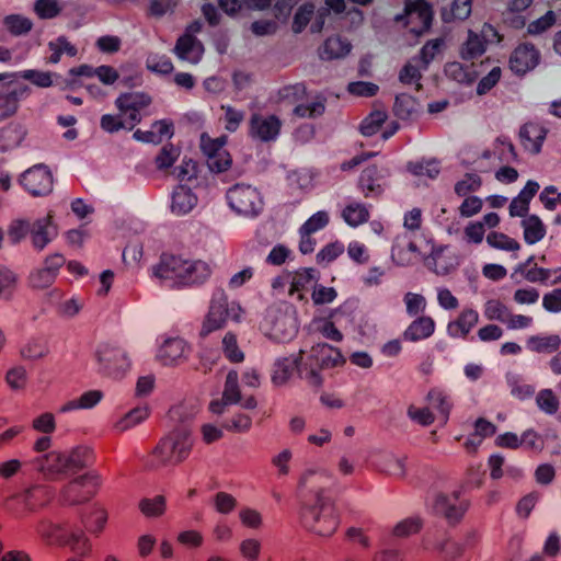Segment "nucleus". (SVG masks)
Segmentation results:
<instances>
[{
    "instance_id": "1",
    "label": "nucleus",
    "mask_w": 561,
    "mask_h": 561,
    "mask_svg": "<svg viewBox=\"0 0 561 561\" xmlns=\"http://www.w3.org/2000/svg\"><path fill=\"white\" fill-rule=\"evenodd\" d=\"M211 274L203 261H190L180 255L164 253L153 266V275L172 287H186L204 283Z\"/></svg>"
},
{
    "instance_id": "2",
    "label": "nucleus",
    "mask_w": 561,
    "mask_h": 561,
    "mask_svg": "<svg viewBox=\"0 0 561 561\" xmlns=\"http://www.w3.org/2000/svg\"><path fill=\"white\" fill-rule=\"evenodd\" d=\"M300 519L309 531L320 537H331L340 524L335 505L324 492L317 493L314 503L301 506Z\"/></svg>"
},
{
    "instance_id": "3",
    "label": "nucleus",
    "mask_w": 561,
    "mask_h": 561,
    "mask_svg": "<svg viewBox=\"0 0 561 561\" xmlns=\"http://www.w3.org/2000/svg\"><path fill=\"white\" fill-rule=\"evenodd\" d=\"M194 446L192 431L179 426L165 434L152 449V456L159 466H179L191 455Z\"/></svg>"
},
{
    "instance_id": "4",
    "label": "nucleus",
    "mask_w": 561,
    "mask_h": 561,
    "mask_svg": "<svg viewBox=\"0 0 561 561\" xmlns=\"http://www.w3.org/2000/svg\"><path fill=\"white\" fill-rule=\"evenodd\" d=\"M344 362L339 348L327 343H318L311 347L308 357L301 363L298 375L309 385L320 387L323 382L321 370L341 366Z\"/></svg>"
},
{
    "instance_id": "5",
    "label": "nucleus",
    "mask_w": 561,
    "mask_h": 561,
    "mask_svg": "<svg viewBox=\"0 0 561 561\" xmlns=\"http://www.w3.org/2000/svg\"><path fill=\"white\" fill-rule=\"evenodd\" d=\"M87 454L88 451L81 447L68 451L53 450L37 457L34 462L38 471L45 474H66L85 468Z\"/></svg>"
},
{
    "instance_id": "6",
    "label": "nucleus",
    "mask_w": 561,
    "mask_h": 561,
    "mask_svg": "<svg viewBox=\"0 0 561 561\" xmlns=\"http://www.w3.org/2000/svg\"><path fill=\"white\" fill-rule=\"evenodd\" d=\"M240 312V306L236 302H229L225 294L220 293L215 295L208 313L202 324L199 335L206 337L214 331L222 329L229 318L238 321Z\"/></svg>"
},
{
    "instance_id": "7",
    "label": "nucleus",
    "mask_w": 561,
    "mask_h": 561,
    "mask_svg": "<svg viewBox=\"0 0 561 561\" xmlns=\"http://www.w3.org/2000/svg\"><path fill=\"white\" fill-rule=\"evenodd\" d=\"M28 85L15 80V73H0V119L14 116L20 108V101L30 94Z\"/></svg>"
},
{
    "instance_id": "8",
    "label": "nucleus",
    "mask_w": 561,
    "mask_h": 561,
    "mask_svg": "<svg viewBox=\"0 0 561 561\" xmlns=\"http://www.w3.org/2000/svg\"><path fill=\"white\" fill-rule=\"evenodd\" d=\"M432 20V8L424 0H407L404 13L394 18L396 22L402 23L415 36L426 33L431 27Z\"/></svg>"
},
{
    "instance_id": "9",
    "label": "nucleus",
    "mask_w": 561,
    "mask_h": 561,
    "mask_svg": "<svg viewBox=\"0 0 561 561\" xmlns=\"http://www.w3.org/2000/svg\"><path fill=\"white\" fill-rule=\"evenodd\" d=\"M230 207L244 216H256L263 209V199L260 192L248 184H236L228 193Z\"/></svg>"
},
{
    "instance_id": "10",
    "label": "nucleus",
    "mask_w": 561,
    "mask_h": 561,
    "mask_svg": "<svg viewBox=\"0 0 561 561\" xmlns=\"http://www.w3.org/2000/svg\"><path fill=\"white\" fill-rule=\"evenodd\" d=\"M459 491L450 494L437 493L434 496L432 510L436 515L443 516L448 523H458L468 508L466 502L459 501Z\"/></svg>"
},
{
    "instance_id": "11",
    "label": "nucleus",
    "mask_w": 561,
    "mask_h": 561,
    "mask_svg": "<svg viewBox=\"0 0 561 561\" xmlns=\"http://www.w3.org/2000/svg\"><path fill=\"white\" fill-rule=\"evenodd\" d=\"M65 262V257L59 253L47 256L44 261V266L34 270L30 274V286L36 290H43L50 287L56 280L59 270Z\"/></svg>"
},
{
    "instance_id": "12",
    "label": "nucleus",
    "mask_w": 561,
    "mask_h": 561,
    "mask_svg": "<svg viewBox=\"0 0 561 561\" xmlns=\"http://www.w3.org/2000/svg\"><path fill=\"white\" fill-rule=\"evenodd\" d=\"M282 121L276 115L254 113L249 121V135L252 139L267 142L275 140L280 133Z\"/></svg>"
},
{
    "instance_id": "13",
    "label": "nucleus",
    "mask_w": 561,
    "mask_h": 561,
    "mask_svg": "<svg viewBox=\"0 0 561 561\" xmlns=\"http://www.w3.org/2000/svg\"><path fill=\"white\" fill-rule=\"evenodd\" d=\"M191 347L181 337H169L160 345L157 359L163 365L174 367L183 364L190 356Z\"/></svg>"
},
{
    "instance_id": "14",
    "label": "nucleus",
    "mask_w": 561,
    "mask_h": 561,
    "mask_svg": "<svg viewBox=\"0 0 561 561\" xmlns=\"http://www.w3.org/2000/svg\"><path fill=\"white\" fill-rule=\"evenodd\" d=\"M20 182L34 196L46 195L53 188L51 173L43 165H36L25 171L21 175Z\"/></svg>"
},
{
    "instance_id": "15",
    "label": "nucleus",
    "mask_w": 561,
    "mask_h": 561,
    "mask_svg": "<svg viewBox=\"0 0 561 561\" xmlns=\"http://www.w3.org/2000/svg\"><path fill=\"white\" fill-rule=\"evenodd\" d=\"M241 401V390L238 380V373L230 370L227 374L222 397L220 399L213 400L209 403V411L214 414L220 415L226 411V408L232 404H237Z\"/></svg>"
},
{
    "instance_id": "16",
    "label": "nucleus",
    "mask_w": 561,
    "mask_h": 561,
    "mask_svg": "<svg viewBox=\"0 0 561 561\" xmlns=\"http://www.w3.org/2000/svg\"><path fill=\"white\" fill-rule=\"evenodd\" d=\"M56 236L57 226L54 224L51 215L38 218L31 224V242L37 251H43Z\"/></svg>"
},
{
    "instance_id": "17",
    "label": "nucleus",
    "mask_w": 561,
    "mask_h": 561,
    "mask_svg": "<svg viewBox=\"0 0 561 561\" xmlns=\"http://www.w3.org/2000/svg\"><path fill=\"white\" fill-rule=\"evenodd\" d=\"M539 57V51L533 44L519 45L510 58L511 69L517 75H524L538 65Z\"/></svg>"
},
{
    "instance_id": "18",
    "label": "nucleus",
    "mask_w": 561,
    "mask_h": 561,
    "mask_svg": "<svg viewBox=\"0 0 561 561\" xmlns=\"http://www.w3.org/2000/svg\"><path fill=\"white\" fill-rule=\"evenodd\" d=\"M548 130L537 123H526L519 129V139L526 151L538 154Z\"/></svg>"
},
{
    "instance_id": "19",
    "label": "nucleus",
    "mask_w": 561,
    "mask_h": 561,
    "mask_svg": "<svg viewBox=\"0 0 561 561\" xmlns=\"http://www.w3.org/2000/svg\"><path fill=\"white\" fill-rule=\"evenodd\" d=\"M302 354L304 352L300 351L298 356L283 357L278 358L275 362L271 377L272 382L275 386L282 387L286 385L291 378L295 369L298 371V368L301 366V363H304Z\"/></svg>"
},
{
    "instance_id": "20",
    "label": "nucleus",
    "mask_w": 561,
    "mask_h": 561,
    "mask_svg": "<svg viewBox=\"0 0 561 561\" xmlns=\"http://www.w3.org/2000/svg\"><path fill=\"white\" fill-rule=\"evenodd\" d=\"M98 362L110 374L119 375L130 366L124 352L113 348H103L96 353Z\"/></svg>"
},
{
    "instance_id": "21",
    "label": "nucleus",
    "mask_w": 561,
    "mask_h": 561,
    "mask_svg": "<svg viewBox=\"0 0 561 561\" xmlns=\"http://www.w3.org/2000/svg\"><path fill=\"white\" fill-rule=\"evenodd\" d=\"M174 53L183 60L197 64L204 54V46L195 36L183 34L176 41Z\"/></svg>"
},
{
    "instance_id": "22",
    "label": "nucleus",
    "mask_w": 561,
    "mask_h": 561,
    "mask_svg": "<svg viewBox=\"0 0 561 561\" xmlns=\"http://www.w3.org/2000/svg\"><path fill=\"white\" fill-rule=\"evenodd\" d=\"M479 322V313L471 309H463L459 316L447 325V332L453 337H466Z\"/></svg>"
},
{
    "instance_id": "23",
    "label": "nucleus",
    "mask_w": 561,
    "mask_h": 561,
    "mask_svg": "<svg viewBox=\"0 0 561 561\" xmlns=\"http://www.w3.org/2000/svg\"><path fill=\"white\" fill-rule=\"evenodd\" d=\"M328 479V474L324 469L318 467L306 468L298 478V490L301 492H323L321 485Z\"/></svg>"
},
{
    "instance_id": "24",
    "label": "nucleus",
    "mask_w": 561,
    "mask_h": 561,
    "mask_svg": "<svg viewBox=\"0 0 561 561\" xmlns=\"http://www.w3.org/2000/svg\"><path fill=\"white\" fill-rule=\"evenodd\" d=\"M151 102V96L144 92H130L121 94L116 99L115 105L121 113H127L128 111L139 112L149 106Z\"/></svg>"
},
{
    "instance_id": "25",
    "label": "nucleus",
    "mask_w": 561,
    "mask_h": 561,
    "mask_svg": "<svg viewBox=\"0 0 561 561\" xmlns=\"http://www.w3.org/2000/svg\"><path fill=\"white\" fill-rule=\"evenodd\" d=\"M435 330V322L431 317L423 316L414 320L403 333L407 341L416 342L430 337Z\"/></svg>"
},
{
    "instance_id": "26",
    "label": "nucleus",
    "mask_w": 561,
    "mask_h": 561,
    "mask_svg": "<svg viewBox=\"0 0 561 561\" xmlns=\"http://www.w3.org/2000/svg\"><path fill=\"white\" fill-rule=\"evenodd\" d=\"M420 112L421 105L416 99L405 93L397 95L393 113L398 118L411 121L417 117Z\"/></svg>"
},
{
    "instance_id": "27",
    "label": "nucleus",
    "mask_w": 561,
    "mask_h": 561,
    "mask_svg": "<svg viewBox=\"0 0 561 561\" xmlns=\"http://www.w3.org/2000/svg\"><path fill=\"white\" fill-rule=\"evenodd\" d=\"M26 127L23 123L14 121L0 130V141L3 149L19 146L26 136Z\"/></svg>"
},
{
    "instance_id": "28",
    "label": "nucleus",
    "mask_w": 561,
    "mask_h": 561,
    "mask_svg": "<svg viewBox=\"0 0 561 561\" xmlns=\"http://www.w3.org/2000/svg\"><path fill=\"white\" fill-rule=\"evenodd\" d=\"M351 51V44L340 36L329 37L320 48L319 55L324 60L337 59Z\"/></svg>"
},
{
    "instance_id": "29",
    "label": "nucleus",
    "mask_w": 561,
    "mask_h": 561,
    "mask_svg": "<svg viewBox=\"0 0 561 561\" xmlns=\"http://www.w3.org/2000/svg\"><path fill=\"white\" fill-rule=\"evenodd\" d=\"M103 398L101 390H90L83 392L79 398L70 400L59 409L60 413H68L73 410H88L94 408Z\"/></svg>"
},
{
    "instance_id": "30",
    "label": "nucleus",
    "mask_w": 561,
    "mask_h": 561,
    "mask_svg": "<svg viewBox=\"0 0 561 561\" xmlns=\"http://www.w3.org/2000/svg\"><path fill=\"white\" fill-rule=\"evenodd\" d=\"M196 202L197 198L191 188L180 185L174 190L171 208L173 213L183 215L192 210Z\"/></svg>"
},
{
    "instance_id": "31",
    "label": "nucleus",
    "mask_w": 561,
    "mask_h": 561,
    "mask_svg": "<svg viewBox=\"0 0 561 561\" xmlns=\"http://www.w3.org/2000/svg\"><path fill=\"white\" fill-rule=\"evenodd\" d=\"M297 331L291 317L279 313L272 321L271 336L277 341L290 340Z\"/></svg>"
},
{
    "instance_id": "32",
    "label": "nucleus",
    "mask_w": 561,
    "mask_h": 561,
    "mask_svg": "<svg viewBox=\"0 0 561 561\" xmlns=\"http://www.w3.org/2000/svg\"><path fill=\"white\" fill-rule=\"evenodd\" d=\"M325 111V99L322 96H316L312 100L307 98L306 101L297 104L293 114L300 118H316L321 116Z\"/></svg>"
},
{
    "instance_id": "33",
    "label": "nucleus",
    "mask_w": 561,
    "mask_h": 561,
    "mask_svg": "<svg viewBox=\"0 0 561 561\" xmlns=\"http://www.w3.org/2000/svg\"><path fill=\"white\" fill-rule=\"evenodd\" d=\"M426 266L438 275H446L454 271L458 263L445 255L444 250H435L425 259Z\"/></svg>"
},
{
    "instance_id": "34",
    "label": "nucleus",
    "mask_w": 561,
    "mask_h": 561,
    "mask_svg": "<svg viewBox=\"0 0 561 561\" xmlns=\"http://www.w3.org/2000/svg\"><path fill=\"white\" fill-rule=\"evenodd\" d=\"M522 227L524 229V240L528 244L540 241L546 234V227L536 215L526 216L522 221Z\"/></svg>"
},
{
    "instance_id": "35",
    "label": "nucleus",
    "mask_w": 561,
    "mask_h": 561,
    "mask_svg": "<svg viewBox=\"0 0 561 561\" xmlns=\"http://www.w3.org/2000/svg\"><path fill=\"white\" fill-rule=\"evenodd\" d=\"M149 416L147 407H137L123 415L114 425L119 433L127 432L142 423Z\"/></svg>"
},
{
    "instance_id": "36",
    "label": "nucleus",
    "mask_w": 561,
    "mask_h": 561,
    "mask_svg": "<svg viewBox=\"0 0 561 561\" xmlns=\"http://www.w3.org/2000/svg\"><path fill=\"white\" fill-rule=\"evenodd\" d=\"M59 541L61 545L70 547L72 551L80 556H84L90 549L89 539L81 529L60 536Z\"/></svg>"
},
{
    "instance_id": "37",
    "label": "nucleus",
    "mask_w": 561,
    "mask_h": 561,
    "mask_svg": "<svg viewBox=\"0 0 561 561\" xmlns=\"http://www.w3.org/2000/svg\"><path fill=\"white\" fill-rule=\"evenodd\" d=\"M4 28L13 36H23L31 32L33 22L21 14H10L4 16Z\"/></svg>"
},
{
    "instance_id": "38",
    "label": "nucleus",
    "mask_w": 561,
    "mask_h": 561,
    "mask_svg": "<svg viewBox=\"0 0 561 561\" xmlns=\"http://www.w3.org/2000/svg\"><path fill=\"white\" fill-rule=\"evenodd\" d=\"M472 11V0H454L449 10H443V20L445 22L465 21Z\"/></svg>"
},
{
    "instance_id": "39",
    "label": "nucleus",
    "mask_w": 561,
    "mask_h": 561,
    "mask_svg": "<svg viewBox=\"0 0 561 561\" xmlns=\"http://www.w3.org/2000/svg\"><path fill=\"white\" fill-rule=\"evenodd\" d=\"M277 98L279 102L296 106L307 100V90L301 83L285 85L278 90Z\"/></svg>"
},
{
    "instance_id": "40",
    "label": "nucleus",
    "mask_w": 561,
    "mask_h": 561,
    "mask_svg": "<svg viewBox=\"0 0 561 561\" xmlns=\"http://www.w3.org/2000/svg\"><path fill=\"white\" fill-rule=\"evenodd\" d=\"M378 169L376 165H371L365 169L359 179V185L365 191L366 196L379 195L382 192L381 184L378 182Z\"/></svg>"
},
{
    "instance_id": "41",
    "label": "nucleus",
    "mask_w": 561,
    "mask_h": 561,
    "mask_svg": "<svg viewBox=\"0 0 561 561\" xmlns=\"http://www.w3.org/2000/svg\"><path fill=\"white\" fill-rule=\"evenodd\" d=\"M342 217L348 225L356 227L368 220L369 211L364 204L352 202L343 209Z\"/></svg>"
},
{
    "instance_id": "42",
    "label": "nucleus",
    "mask_w": 561,
    "mask_h": 561,
    "mask_svg": "<svg viewBox=\"0 0 561 561\" xmlns=\"http://www.w3.org/2000/svg\"><path fill=\"white\" fill-rule=\"evenodd\" d=\"M561 340L558 335L530 336L527 340L528 347L537 353H551L560 347Z\"/></svg>"
},
{
    "instance_id": "43",
    "label": "nucleus",
    "mask_w": 561,
    "mask_h": 561,
    "mask_svg": "<svg viewBox=\"0 0 561 561\" xmlns=\"http://www.w3.org/2000/svg\"><path fill=\"white\" fill-rule=\"evenodd\" d=\"M388 114L383 108L374 110L360 124V131L364 136L375 135L387 121Z\"/></svg>"
},
{
    "instance_id": "44",
    "label": "nucleus",
    "mask_w": 561,
    "mask_h": 561,
    "mask_svg": "<svg viewBox=\"0 0 561 561\" xmlns=\"http://www.w3.org/2000/svg\"><path fill=\"white\" fill-rule=\"evenodd\" d=\"M20 354L25 359L39 360L49 354V347L44 341L30 340L21 347Z\"/></svg>"
},
{
    "instance_id": "45",
    "label": "nucleus",
    "mask_w": 561,
    "mask_h": 561,
    "mask_svg": "<svg viewBox=\"0 0 561 561\" xmlns=\"http://www.w3.org/2000/svg\"><path fill=\"white\" fill-rule=\"evenodd\" d=\"M422 64L419 61H408L399 72V80L403 84H416V89L422 88L420 80L422 79Z\"/></svg>"
},
{
    "instance_id": "46",
    "label": "nucleus",
    "mask_w": 561,
    "mask_h": 561,
    "mask_svg": "<svg viewBox=\"0 0 561 561\" xmlns=\"http://www.w3.org/2000/svg\"><path fill=\"white\" fill-rule=\"evenodd\" d=\"M99 484V476L93 472H88L82 476H79L72 479L64 489V495L66 501L70 504H78L81 501L71 499V493L76 491L77 486H85V485H98Z\"/></svg>"
},
{
    "instance_id": "47",
    "label": "nucleus",
    "mask_w": 561,
    "mask_h": 561,
    "mask_svg": "<svg viewBox=\"0 0 561 561\" xmlns=\"http://www.w3.org/2000/svg\"><path fill=\"white\" fill-rule=\"evenodd\" d=\"M444 46L443 38L428 41L421 49L420 54L413 58V61L422 64L423 69H427L431 61L442 51Z\"/></svg>"
},
{
    "instance_id": "48",
    "label": "nucleus",
    "mask_w": 561,
    "mask_h": 561,
    "mask_svg": "<svg viewBox=\"0 0 561 561\" xmlns=\"http://www.w3.org/2000/svg\"><path fill=\"white\" fill-rule=\"evenodd\" d=\"M14 73L15 80L23 79L38 88H49L53 85V73L49 71L28 69Z\"/></svg>"
},
{
    "instance_id": "49",
    "label": "nucleus",
    "mask_w": 561,
    "mask_h": 561,
    "mask_svg": "<svg viewBox=\"0 0 561 561\" xmlns=\"http://www.w3.org/2000/svg\"><path fill=\"white\" fill-rule=\"evenodd\" d=\"M486 242L492 248L508 252H517L520 249L518 241L503 232L497 231L490 232L486 236Z\"/></svg>"
},
{
    "instance_id": "50",
    "label": "nucleus",
    "mask_w": 561,
    "mask_h": 561,
    "mask_svg": "<svg viewBox=\"0 0 561 561\" xmlns=\"http://www.w3.org/2000/svg\"><path fill=\"white\" fill-rule=\"evenodd\" d=\"M485 50L484 41L479 35L469 32L468 38L461 48V57L472 60L480 57Z\"/></svg>"
},
{
    "instance_id": "51",
    "label": "nucleus",
    "mask_w": 561,
    "mask_h": 561,
    "mask_svg": "<svg viewBox=\"0 0 561 561\" xmlns=\"http://www.w3.org/2000/svg\"><path fill=\"white\" fill-rule=\"evenodd\" d=\"M18 283L16 274L8 266L0 264V298L9 300Z\"/></svg>"
},
{
    "instance_id": "52",
    "label": "nucleus",
    "mask_w": 561,
    "mask_h": 561,
    "mask_svg": "<svg viewBox=\"0 0 561 561\" xmlns=\"http://www.w3.org/2000/svg\"><path fill=\"white\" fill-rule=\"evenodd\" d=\"M423 526L420 517H408L397 523L392 528V535L397 538H407L417 534Z\"/></svg>"
},
{
    "instance_id": "53",
    "label": "nucleus",
    "mask_w": 561,
    "mask_h": 561,
    "mask_svg": "<svg viewBox=\"0 0 561 561\" xmlns=\"http://www.w3.org/2000/svg\"><path fill=\"white\" fill-rule=\"evenodd\" d=\"M107 517L108 515L105 508L95 506L91 511L89 519H83V523L90 533L98 535L104 529Z\"/></svg>"
},
{
    "instance_id": "54",
    "label": "nucleus",
    "mask_w": 561,
    "mask_h": 561,
    "mask_svg": "<svg viewBox=\"0 0 561 561\" xmlns=\"http://www.w3.org/2000/svg\"><path fill=\"white\" fill-rule=\"evenodd\" d=\"M510 309L499 299H490L484 305V316L490 321L505 322Z\"/></svg>"
},
{
    "instance_id": "55",
    "label": "nucleus",
    "mask_w": 561,
    "mask_h": 561,
    "mask_svg": "<svg viewBox=\"0 0 561 561\" xmlns=\"http://www.w3.org/2000/svg\"><path fill=\"white\" fill-rule=\"evenodd\" d=\"M139 510L147 517L161 516L165 511V500L161 495L153 499H144L139 502Z\"/></svg>"
},
{
    "instance_id": "56",
    "label": "nucleus",
    "mask_w": 561,
    "mask_h": 561,
    "mask_svg": "<svg viewBox=\"0 0 561 561\" xmlns=\"http://www.w3.org/2000/svg\"><path fill=\"white\" fill-rule=\"evenodd\" d=\"M313 13L314 5L311 3H305L301 7H299L294 15V21L291 25L294 33H301L306 28L308 23L311 21Z\"/></svg>"
},
{
    "instance_id": "57",
    "label": "nucleus",
    "mask_w": 561,
    "mask_h": 561,
    "mask_svg": "<svg viewBox=\"0 0 561 561\" xmlns=\"http://www.w3.org/2000/svg\"><path fill=\"white\" fill-rule=\"evenodd\" d=\"M5 381L8 386L14 391H21L26 388L27 373L22 366L10 368L5 374Z\"/></svg>"
},
{
    "instance_id": "58",
    "label": "nucleus",
    "mask_w": 561,
    "mask_h": 561,
    "mask_svg": "<svg viewBox=\"0 0 561 561\" xmlns=\"http://www.w3.org/2000/svg\"><path fill=\"white\" fill-rule=\"evenodd\" d=\"M222 351L225 356L232 363H241L244 359V354L239 348L237 337L232 333H227L224 336Z\"/></svg>"
},
{
    "instance_id": "59",
    "label": "nucleus",
    "mask_w": 561,
    "mask_h": 561,
    "mask_svg": "<svg viewBox=\"0 0 561 561\" xmlns=\"http://www.w3.org/2000/svg\"><path fill=\"white\" fill-rule=\"evenodd\" d=\"M48 47L53 51L51 56L49 57V61L53 64H57L60 60L61 54L64 53L69 56H75L77 54V48L71 45L64 36L58 37L55 42H50Z\"/></svg>"
},
{
    "instance_id": "60",
    "label": "nucleus",
    "mask_w": 561,
    "mask_h": 561,
    "mask_svg": "<svg viewBox=\"0 0 561 561\" xmlns=\"http://www.w3.org/2000/svg\"><path fill=\"white\" fill-rule=\"evenodd\" d=\"M474 538H476V534L470 533V534H468L465 542H462V543L457 542V541L447 540L440 545V550L445 553L446 558L456 559L463 553L466 546H468L474 541Z\"/></svg>"
},
{
    "instance_id": "61",
    "label": "nucleus",
    "mask_w": 561,
    "mask_h": 561,
    "mask_svg": "<svg viewBox=\"0 0 561 561\" xmlns=\"http://www.w3.org/2000/svg\"><path fill=\"white\" fill-rule=\"evenodd\" d=\"M34 11L41 19H53L60 13L61 7L57 0H36Z\"/></svg>"
},
{
    "instance_id": "62",
    "label": "nucleus",
    "mask_w": 561,
    "mask_h": 561,
    "mask_svg": "<svg viewBox=\"0 0 561 561\" xmlns=\"http://www.w3.org/2000/svg\"><path fill=\"white\" fill-rule=\"evenodd\" d=\"M215 510L219 514H230L237 507V500L233 495L227 492H218L215 494L213 500Z\"/></svg>"
},
{
    "instance_id": "63",
    "label": "nucleus",
    "mask_w": 561,
    "mask_h": 561,
    "mask_svg": "<svg viewBox=\"0 0 561 561\" xmlns=\"http://www.w3.org/2000/svg\"><path fill=\"white\" fill-rule=\"evenodd\" d=\"M538 407L546 413L553 414L559 409V400L550 389L541 390L536 398Z\"/></svg>"
},
{
    "instance_id": "64",
    "label": "nucleus",
    "mask_w": 561,
    "mask_h": 561,
    "mask_svg": "<svg viewBox=\"0 0 561 561\" xmlns=\"http://www.w3.org/2000/svg\"><path fill=\"white\" fill-rule=\"evenodd\" d=\"M31 224L24 219H16L11 222L8 229V236L13 244H18L30 233Z\"/></svg>"
}]
</instances>
